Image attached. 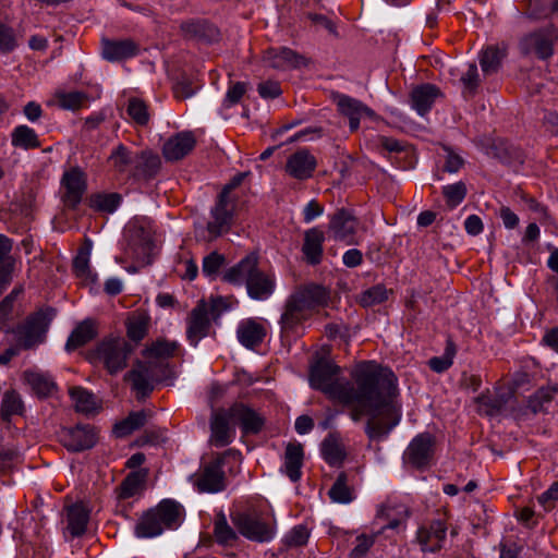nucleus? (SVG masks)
Listing matches in <instances>:
<instances>
[{
  "mask_svg": "<svg viewBox=\"0 0 558 558\" xmlns=\"http://www.w3.org/2000/svg\"><path fill=\"white\" fill-rule=\"evenodd\" d=\"M340 367L319 360L311 366V387L330 400L351 407L350 417L359 422L367 416L365 434L381 440L400 423L402 404L395 374L375 362H362L351 373L354 383L336 378Z\"/></svg>",
  "mask_w": 558,
  "mask_h": 558,
  "instance_id": "nucleus-1",
  "label": "nucleus"
},
{
  "mask_svg": "<svg viewBox=\"0 0 558 558\" xmlns=\"http://www.w3.org/2000/svg\"><path fill=\"white\" fill-rule=\"evenodd\" d=\"M329 300L328 291L316 284H310L292 293L286 304L280 317L281 336L290 337L299 332L310 312L327 305Z\"/></svg>",
  "mask_w": 558,
  "mask_h": 558,
  "instance_id": "nucleus-2",
  "label": "nucleus"
},
{
  "mask_svg": "<svg viewBox=\"0 0 558 558\" xmlns=\"http://www.w3.org/2000/svg\"><path fill=\"white\" fill-rule=\"evenodd\" d=\"M182 517L183 508L179 502L163 499L143 512L135 524L134 533L140 538L159 536L166 530L177 529L181 524Z\"/></svg>",
  "mask_w": 558,
  "mask_h": 558,
  "instance_id": "nucleus-3",
  "label": "nucleus"
},
{
  "mask_svg": "<svg viewBox=\"0 0 558 558\" xmlns=\"http://www.w3.org/2000/svg\"><path fill=\"white\" fill-rule=\"evenodd\" d=\"M154 233L151 222L147 219H136L131 222L126 229L125 255L140 266L149 265L155 248Z\"/></svg>",
  "mask_w": 558,
  "mask_h": 558,
  "instance_id": "nucleus-4",
  "label": "nucleus"
},
{
  "mask_svg": "<svg viewBox=\"0 0 558 558\" xmlns=\"http://www.w3.org/2000/svg\"><path fill=\"white\" fill-rule=\"evenodd\" d=\"M54 315L53 308L40 310L29 315L23 324L13 330L17 345L28 350L43 343Z\"/></svg>",
  "mask_w": 558,
  "mask_h": 558,
  "instance_id": "nucleus-5",
  "label": "nucleus"
},
{
  "mask_svg": "<svg viewBox=\"0 0 558 558\" xmlns=\"http://www.w3.org/2000/svg\"><path fill=\"white\" fill-rule=\"evenodd\" d=\"M133 347L122 337L104 339L95 349V360L104 365L109 374L116 375L128 366Z\"/></svg>",
  "mask_w": 558,
  "mask_h": 558,
  "instance_id": "nucleus-6",
  "label": "nucleus"
},
{
  "mask_svg": "<svg viewBox=\"0 0 558 558\" xmlns=\"http://www.w3.org/2000/svg\"><path fill=\"white\" fill-rule=\"evenodd\" d=\"M240 452L228 449L220 453L211 462L206 464L198 474L193 476V484L199 493H219L226 488L225 472L222 465L227 458L238 460Z\"/></svg>",
  "mask_w": 558,
  "mask_h": 558,
  "instance_id": "nucleus-7",
  "label": "nucleus"
},
{
  "mask_svg": "<svg viewBox=\"0 0 558 558\" xmlns=\"http://www.w3.org/2000/svg\"><path fill=\"white\" fill-rule=\"evenodd\" d=\"M230 518L238 533L248 541L266 543L275 536V526L257 512L235 511Z\"/></svg>",
  "mask_w": 558,
  "mask_h": 558,
  "instance_id": "nucleus-8",
  "label": "nucleus"
},
{
  "mask_svg": "<svg viewBox=\"0 0 558 558\" xmlns=\"http://www.w3.org/2000/svg\"><path fill=\"white\" fill-rule=\"evenodd\" d=\"M359 221L353 214L344 208L336 210L329 220L328 232L330 236L347 245L357 244L356 231Z\"/></svg>",
  "mask_w": 558,
  "mask_h": 558,
  "instance_id": "nucleus-9",
  "label": "nucleus"
},
{
  "mask_svg": "<svg viewBox=\"0 0 558 558\" xmlns=\"http://www.w3.org/2000/svg\"><path fill=\"white\" fill-rule=\"evenodd\" d=\"M476 402L481 414L494 416L508 411L514 414L518 400L510 389H499L478 396Z\"/></svg>",
  "mask_w": 558,
  "mask_h": 558,
  "instance_id": "nucleus-10",
  "label": "nucleus"
},
{
  "mask_svg": "<svg viewBox=\"0 0 558 558\" xmlns=\"http://www.w3.org/2000/svg\"><path fill=\"white\" fill-rule=\"evenodd\" d=\"M211 307L201 300L191 311L186 319V338L189 342L196 347L198 342L209 335Z\"/></svg>",
  "mask_w": 558,
  "mask_h": 558,
  "instance_id": "nucleus-11",
  "label": "nucleus"
},
{
  "mask_svg": "<svg viewBox=\"0 0 558 558\" xmlns=\"http://www.w3.org/2000/svg\"><path fill=\"white\" fill-rule=\"evenodd\" d=\"M234 207V199H223V196H218V201L210 211V220L207 223V231L211 239L218 238L230 230Z\"/></svg>",
  "mask_w": 558,
  "mask_h": 558,
  "instance_id": "nucleus-12",
  "label": "nucleus"
},
{
  "mask_svg": "<svg viewBox=\"0 0 558 558\" xmlns=\"http://www.w3.org/2000/svg\"><path fill=\"white\" fill-rule=\"evenodd\" d=\"M61 184L64 189V205L71 209L76 208L86 192L85 173L78 167L71 168L63 173Z\"/></svg>",
  "mask_w": 558,
  "mask_h": 558,
  "instance_id": "nucleus-13",
  "label": "nucleus"
},
{
  "mask_svg": "<svg viewBox=\"0 0 558 558\" xmlns=\"http://www.w3.org/2000/svg\"><path fill=\"white\" fill-rule=\"evenodd\" d=\"M435 439L429 433L418 434L412 439L404 452V459L413 466H426L434 452Z\"/></svg>",
  "mask_w": 558,
  "mask_h": 558,
  "instance_id": "nucleus-14",
  "label": "nucleus"
},
{
  "mask_svg": "<svg viewBox=\"0 0 558 558\" xmlns=\"http://www.w3.org/2000/svg\"><path fill=\"white\" fill-rule=\"evenodd\" d=\"M333 100L337 104L339 112L349 119V125L352 132L359 129L360 121L363 117H375V112L369 107L348 95L337 94Z\"/></svg>",
  "mask_w": 558,
  "mask_h": 558,
  "instance_id": "nucleus-15",
  "label": "nucleus"
},
{
  "mask_svg": "<svg viewBox=\"0 0 558 558\" xmlns=\"http://www.w3.org/2000/svg\"><path fill=\"white\" fill-rule=\"evenodd\" d=\"M229 416L240 425L243 434H258L265 425L264 416L243 403L233 404L229 409Z\"/></svg>",
  "mask_w": 558,
  "mask_h": 558,
  "instance_id": "nucleus-16",
  "label": "nucleus"
},
{
  "mask_svg": "<svg viewBox=\"0 0 558 558\" xmlns=\"http://www.w3.org/2000/svg\"><path fill=\"white\" fill-rule=\"evenodd\" d=\"M140 52V45L131 39H101V56L109 62H117L137 56Z\"/></svg>",
  "mask_w": 558,
  "mask_h": 558,
  "instance_id": "nucleus-17",
  "label": "nucleus"
},
{
  "mask_svg": "<svg viewBox=\"0 0 558 558\" xmlns=\"http://www.w3.org/2000/svg\"><path fill=\"white\" fill-rule=\"evenodd\" d=\"M317 167V160L307 149H300L289 156L286 162V172L296 180L310 179Z\"/></svg>",
  "mask_w": 558,
  "mask_h": 558,
  "instance_id": "nucleus-18",
  "label": "nucleus"
},
{
  "mask_svg": "<svg viewBox=\"0 0 558 558\" xmlns=\"http://www.w3.org/2000/svg\"><path fill=\"white\" fill-rule=\"evenodd\" d=\"M61 442L70 451H83L96 444V434L89 425H77L61 433Z\"/></svg>",
  "mask_w": 558,
  "mask_h": 558,
  "instance_id": "nucleus-19",
  "label": "nucleus"
},
{
  "mask_svg": "<svg viewBox=\"0 0 558 558\" xmlns=\"http://www.w3.org/2000/svg\"><path fill=\"white\" fill-rule=\"evenodd\" d=\"M196 144L192 132H180L168 138L162 146V155L167 161H178L192 151Z\"/></svg>",
  "mask_w": 558,
  "mask_h": 558,
  "instance_id": "nucleus-20",
  "label": "nucleus"
},
{
  "mask_svg": "<svg viewBox=\"0 0 558 558\" xmlns=\"http://www.w3.org/2000/svg\"><path fill=\"white\" fill-rule=\"evenodd\" d=\"M125 379L132 383V389L136 392L138 400H144L154 390V376L151 366L148 363L138 362L136 366L125 375Z\"/></svg>",
  "mask_w": 558,
  "mask_h": 558,
  "instance_id": "nucleus-21",
  "label": "nucleus"
},
{
  "mask_svg": "<svg viewBox=\"0 0 558 558\" xmlns=\"http://www.w3.org/2000/svg\"><path fill=\"white\" fill-rule=\"evenodd\" d=\"M447 526L445 521L437 519L428 526H422L417 531V541L424 551H437L442 547L446 538Z\"/></svg>",
  "mask_w": 558,
  "mask_h": 558,
  "instance_id": "nucleus-22",
  "label": "nucleus"
},
{
  "mask_svg": "<svg viewBox=\"0 0 558 558\" xmlns=\"http://www.w3.org/2000/svg\"><path fill=\"white\" fill-rule=\"evenodd\" d=\"M229 410L215 411L210 420V442L217 448L228 446L234 438V430L229 425Z\"/></svg>",
  "mask_w": 558,
  "mask_h": 558,
  "instance_id": "nucleus-23",
  "label": "nucleus"
},
{
  "mask_svg": "<svg viewBox=\"0 0 558 558\" xmlns=\"http://www.w3.org/2000/svg\"><path fill=\"white\" fill-rule=\"evenodd\" d=\"M264 60L274 69L289 70L305 65V58L294 50L280 47L266 50Z\"/></svg>",
  "mask_w": 558,
  "mask_h": 558,
  "instance_id": "nucleus-24",
  "label": "nucleus"
},
{
  "mask_svg": "<svg viewBox=\"0 0 558 558\" xmlns=\"http://www.w3.org/2000/svg\"><path fill=\"white\" fill-rule=\"evenodd\" d=\"M275 287L274 275L260 270L257 264L246 283L247 294L254 300H266L272 294Z\"/></svg>",
  "mask_w": 558,
  "mask_h": 558,
  "instance_id": "nucleus-25",
  "label": "nucleus"
},
{
  "mask_svg": "<svg viewBox=\"0 0 558 558\" xmlns=\"http://www.w3.org/2000/svg\"><path fill=\"white\" fill-rule=\"evenodd\" d=\"M236 337L242 345L247 349H254L264 341L266 328L256 319H244L238 326Z\"/></svg>",
  "mask_w": 558,
  "mask_h": 558,
  "instance_id": "nucleus-26",
  "label": "nucleus"
},
{
  "mask_svg": "<svg viewBox=\"0 0 558 558\" xmlns=\"http://www.w3.org/2000/svg\"><path fill=\"white\" fill-rule=\"evenodd\" d=\"M160 166L161 161L158 155L150 150H142L137 153L131 177L136 180H150L156 177Z\"/></svg>",
  "mask_w": 558,
  "mask_h": 558,
  "instance_id": "nucleus-27",
  "label": "nucleus"
},
{
  "mask_svg": "<svg viewBox=\"0 0 558 558\" xmlns=\"http://www.w3.org/2000/svg\"><path fill=\"white\" fill-rule=\"evenodd\" d=\"M303 459L304 451L302 445L299 442H289L286 447L281 471L294 483L301 478Z\"/></svg>",
  "mask_w": 558,
  "mask_h": 558,
  "instance_id": "nucleus-28",
  "label": "nucleus"
},
{
  "mask_svg": "<svg viewBox=\"0 0 558 558\" xmlns=\"http://www.w3.org/2000/svg\"><path fill=\"white\" fill-rule=\"evenodd\" d=\"M184 37L203 41H214L219 37L218 29L205 20H189L180 25Z\"/></svg>",
  "mask_w": 558,
  "mask_h": 558,
  "instance_id": "nucleus-29",
  "label": "nucleus"
},
{
  "mask_svg": "<svg viewBox=\"0 0 558 558\" xmlns=\"http://www.w3.org/2000/svg\"><path fill=\"white\" fill-rule=\"evenodd\" d=\"M520 46L524 53H535L541 59H547L553 54V41L544 32L525 36Z\"/></svg>",
  "mask_w": 558,
  "mask_h": 558,
  "instance_id": "nucleus-30",
  "label": "nucleus"
},
{
  "mask_svg": "<svg viewBox=\"0 0 558 558\" xmlns=\"http://www.w3.org/2000/svg\"><path fill=\"white\" fill-rule=\"evenodd\" d=\"M441 95L440 89L433 84H422L411 93L412 107L421 114L428 112L435 100Z\"/></svg>",
  "mask_w": 558,
  "mask_h": 558,
  "instance_id": "nucleus-31",
  "label": "nucleus"
},
{
  "mask_svg": "<svg viewBox=\"0 0 558 558\" xmlns=\"http://www.w3.org/2000/svg\"><path fill=\"white\" fill-rule=\"evenodd\" d=\"M258 259L251 254L242 258L238 264L229 268L222 276V279L231 284L241 286L247 283L251 274L254 271Z\"/></svg>",
  "mask_w": 558,
  "mask_h": 558,
  "instance_id": "nucleus-32",
  "label": "nucleus"
},
{
  "mask_svg": "<svg viewBox=\"0 0 558 558\" xmlns=\"http://www.w3.org/2000/svg\"><path fill=\"white\" fill-rule=\"evenodd\" d=\"M324 240V232L318 228H312L305 232L302 252L307 263L312 265H317L320 263L323 257Z\"/></svg>",
  "mask_w": 558,
  "mask_h": 558,
  "instance_id": "nucleus-33",
  "label": "nucleus"
},
{
  "mask_svg": "<svg viewBox=\"0 0 558 558\" xmlns=\"http://www.w3.org/2000/svg\"><path fill=\"white\" fill-rule=\"evenodd\" d=\"M23 379L38 397L49 396L57 387L52 377L40 371H25Z\"/></svg>",
  "mask_w": 558,
  "mask_h": 558,
  "instance_id": "nucleus-34",
  "label": "nucleus"
},
{
  "mask_svg": "<svg viewBox=\"0 0 558 558\" xmlns=\"http://www.w3.org/2000/svg\"><path fill=\"white\" fill-rule=\"evenodd\" d=\"M150 317L145 312H133L125 320L126 336L131 341L138 343L148 333Z\"/></svg>",
  "mask_w": 558,
  "mask_h": 558,
  "instance_id": "nucleus-35",
  "label": "nucleus"
},
{
  "mask_svg": "<svg viewBox=\"0 0 558 558\" xmlns=\"http://www.w3.org/2000/svg\"><path fill=\"white\" fill-rule=\"evenodd\" d=\"M137 153L132 151L123 144L118 145L112 149L108 161L111 167L119 173H129L132 175V168L136 161Z\"/></svg>",
  "mask_w": 558,
  "mask_h": 558,
  "instance_id": "nucleus-36",
  "label": "nucleus"
},
{
  "mask_svg": "<svg viewBox=\"0 0 558 558\" xmlns=\"http://www.w3.org/2000/svg\"><path fill=\"white\" fill-rule=\"evenodd\" d=\"M97 332L94 323L86 319L78 324L71 332L65 343V350L71 352L80 347L85 345L96 337Z\"/></svg>",
  "mask_w": 558,
  "mask_h": 558,
  "instance_id": "nucleus-37",
  "label": "nucleus"
},
{
  "mask_svg": "<svg viewBox=\"0 0 558 558\" xmlns=\"http://www.w3.org/2000/svg\"><path fill=\"white\" fill-rule=\"evenodd\" d=\"M147 472L143 470L129 473L118 488L120 499H129L140 494L145 486Z\"/></svg>",
  "mask_w": 558,
  "mask_h": 558,
  "instance_id": "nucleus-38",
  "label": "nucleus"
},
{
  "mask_svg": "<svg viewBox=\"0 0 558 558\" xmlns=\"http://www.w3.org/2000/svg\"><path fill=\"white\" fill-rule=\"evenodd\" d=\"M322 454L325 461L335 466L340 465L345 457L343 445L336 434H329L322 442Z\"/></svg>",
  "mask_w": 558,
  "mask_h": 558,
  "instance_id": "nucleus-39",
  "label": "nucleus"
},
{
  "mask_svg": "<svg viewBox=\"0 0 558 558\" xmlns=\"http://www.w3.org/2000/svg\"><path fill=\"white\" fill-rule=\"evenodd\" d=\"M214 537L221 546H233L239 539L236 531L228 523L227 517L222 511L216 514Z\"/></svg>",
  "mask_w": 558,
  "mask_h": 558,
  "instance_id": "nucleus-40",
  "label": "nucleus"
},
{
  "mask_svg": "<svg viewBox=\"0 0 558 558\" xmlns=\"http://www.w3.org/2000/svg\"><path fill=\"white\" fill-rule=\"evenodd\" d=\"M90 246L81 247L73 260V269L75 275L89 284H96L98 281L97 274L93 272L89 267Z\"/></svg>",
  "mask_w": 558,
  "mask_h": 558,
  "instance_id": "nucleus-41",
  "label": "nucleus"
},
{
  "mask_svg": "<svg viewBox=\"0 0 558 558\" xmlns=\"http://www.w3.org/2000/svg\"><path fill=\"white\" fill-rule=\"evenodd\" d=\"M89 520L88 511L82 505H74L68 510V530L73 537L83 535Z\"/></svg>",
  "mask_w": 558,
  "mask_h": 558,
  "instance_id": "nucleus-42",
  "label": "nucleus"
},
{
  "mask_svg": "<svg viewBox=\"0 0 558 558\" xmlns=\"http://www.w3.org/2000/svg\"><path fill=\"white\" fill-rule=\"evenodd\" d=\"M12 241L0 234V282L10 283L14 268V259L10 256L12 251Z\"/></svg>",
  "mask_w": 558,
  "mask_h": 558,
  "instance_id": "nucleus-43",
  "label": "nucleus"
},
{
  "mask_svg": "<svg viewBox=\"0 0 558 558\" xmlns=\"http://www.w3.org/2000/svg\"><path fill=\"white\" fill-rule=\"evenodd\" d=\"M122 197L118 193H96L93 194L88 204L96 211L112 214L121 204Z\"/></svg>",
  "mask_w": 558,
  "mask_h": 558,
  "instance_id": "nucleus-44",
  "label": "nucleus"
},
{
  "mask_svg": "<svg viewBox=\"0 0 558 558\" xmlns=\"http://www.w3.org/2000/svg\"><path fill=\"white\" fill-rule=\"evenodd\" d=\"M178 348L177 341L160 338L143 350V356L147 359H169L175 354Z\"/></svg>",
  "mask_w": 558,
  "mask_h": 558,
  "instance_id": "nucleus-45",
  "label": "nucleus"
},
{
  "mask_svg": "<svg viewBox=\"0 0 558 558\" xmlns=\"http://www.w3.org/2000/svg\"><path fill=\"white\" fill-rule=\"evenodd\" d=\"M70 396L77 412L90 414L98 409L95 396L82 387L71 388Z\"/></svg>",
  "mask_w": 558,
  "mask_h": 558,
  "instance_id": "nucleus-46",
  "label": "nucleus"
},
{
  "mask_svg": "<svg viewBox=\"0 0 558 558\" xmlns=\"http://www.w3.org/2000/svg\"><path fill=\"white\" fill-rule=\"evenodd\" d=\"M12 145L24 149L38 148L40 142L36 132L27 125H17L11 136Z\"/></svg>",
  "mask_w": 558,
  "mask_h": 558,
  "instance_id": "nucleus-47",
  "label": "nucleus"
},
{
  "mask_svg": "<svg viewBox=\"0 0 558 558\" xmlns=\"http://www.w3.org/2000/svg\"><path fill=\"white\" fill-rule=\"evenodd\" d=\"M505 57V50L496 46H489L483 50L480 64L485 75H490L498 71L501 60Z\"/></svg>",
  "mask_w": 558,
  "mask_h": 558,
  "instance_id": "nucleus-48",
  "label": "nucleus"
},
{
  "mask_svg": "<svg viewBox=\"0 0 558 558\" xmlns=\"http://www.w3.org/2000/svg\"><path fill=\"white\" fill-rule=\"evenodd\" d=\"M328 495L333 502L349 504L353 500V490L348 485V476L345 473L341 472L338 475Z\"/></svg>",
  "mask_w": 558,
  "mask_h": 558,
  "instance_id": "nucleus-49",
  "label": "nucleus"
},
{
  "mask_svg": "<svg viewBox=\"0 0 558 558\" xmlns=\"http://www.w3.org/2000/svg\"><path fill=\"white\" fill-rule=\"evenodd\" d=\"M126 112L132 121L140 126H145L149 122L148 106L141 98L131 97L128 101Z\"/></svg>",
  "mask_w": 558,
  "mask_h": 558,
  "instance_id": "nucleus-50",
  "label": "nucleus"
},
{
  "mask_svg": "<svg viewBox=\"0 0 558 558\" xmlns=\"http://www.w3.org/2000/svg\"><path fill=\"white\" fill-rule=\"evenodd\" d=\"M388 299V290L381 286H374L361 293L359 303L363 307H371L385 302Z\"/></svg>",
  "mask_w": 558,
  "mask_h": 558,
  "instance_id": "nucleus-51",
  "label": "nucleus"
},
{
  "mask_svg": "<svg viewBox=\"0 0 558 558\" xmlns=\"http://www.w3.org/2000/svg\"><path fill=\"white\" fill-rule=\"evenodd\" d=\"M442 194L446 199V204L450 208L457 207L463 202L466 196V186L462 181L453 184H448L442 187Z\"/></svg>",
  "mask_w": 558,
  "mask_h": 558,
  "instance_id": "nucleus-52",
  "label": "nucleus"
},
{
  "mask_svg": "<svg viewBox=\"0 0 558 558\" xmlns=\"http://www.w3.org/2000/svg\"><path fill=\"white\" fill-rule=\"evenodd\" d=\"M373 146L381 154L385 151L389 154H399L404 151L407 148L404 142L385 135H377L373 141Z\"/></svg>",
  "mask_w": 558,
  "mask_h": 558,
  "instance_id": "nucleus-53",
  "label": "nucleus"
},
{
  "mask_svg": "<svg viewBox=\"0 0 558 558\" xmlns=\"http://www.w3.org/2000/svg\"><path fill=\"white\" fill-rule=\"evenodd\" d=\"M19 46V39L13 27L0 22V53L8 54Z\"/></svg>",
  "mask_w": 558,
  "mask_h": 558,
  "instance_id": "nucleus-54",
  "label": "nucleus"
},
{
  "mask_svg": "<svg viewBox=\"0 0 558 558\" xmlns=\"http://www.w3.org/2000/svg\"><path fill=\"white\" fill-rule=\"evenodd\" d=\"M57 99L62 109L76 110L87 100V95L82 92L61 93Z\"/></svg>",
  "mask_w": 558,
  "mask_h": 558,
  "instance_id": "nucleus-55",
  "label": "nucleus"
},
{
  "mask_svg": "<svg viewBox=\"0 0 558 558\" xmlns=\"http://www.w3.org/2000/svg\"><path fill=\"white\" fill-rule=\"evenodd\" d=\"M21 292L20 289H13L1 302H0V329L5 330L9 320L12 318L13 305L16 296Z\"/></svg>",
  "mask_w": 558,
  "mask_h": 558,
  "instance_id": "nucleus-56",
  "label": "nucleus"
},
{
  "mask_svg": "<svg viewBox=\"0 0 558 558\" xmlns=\"http://www.w3.org/2000/svg\"><path fill=\"white\" fill-rule=\"evenodd\" d=\"M22 408V400L15 391H7L4 393L1 403V413L4 418L21 413Z\"/></svg>",
  "mask_w": 558,
  "mask_h": 558,
  "instance_id": "nucleus-57",
  "label": "nucleus"
},
{
  "mask_svg": "<svg viewBox=\"0 0 558 558\" xmlns=\"http://www.w3.org/2000/svg\"><path fill=\"white\" fill-rule=\"evenodd\" d=\"M198 86H193V82L190 77L183 75L173 85V95L179 100H184L192 97Z\"/></svg>",
  "mask_w": 558,
  "mask_h": 558,
  "instance_id": "nucleus-58",
  "label": "nucleus"
},
{
  "mask_svg": "<svg viewBox=\"0 0 558 558\" xmlns=\"http://www.w3.org/2000/svg\"><path fill=\"white\" fill-rule=\"evenodd\" d=\"M553 399L551 390L548 388H541L536 391V393L529 400L527 409L532 411V413H537L546 410V404L549 403Z\"/></svg>",
  "mask_w": 558,
  "mask_h": 558,
  "instance_id": "nucleus-59",
  "label": "nucleus"
},
{
  "mask_svg": "<svg viewBox=\"0 0 558 558\" xmlns=\"http://www.w3.org/2000/svg\"><path fill=\"white\" fill-rule=\"evenodd\" d=\"M225 264V256L217 253L211 252L203 259L202 271L207 277H214L218 274L219 269Z\"/></svg>",
  "mask_w": 558,
  "mask_h": 558,
  "instance_id": "nucleus-60",
  "label": "nucleus"
},
{
  "mask_svg": "<svg viewBox=\"0 0 558 558\" xmlns=\"http://www.w3.org/2000/svg\"><path fill=\"white\" fill-rule=\"evenodd\" d=\"M310 532L304 525L294 526L286 536L284 543L290 547L303 546L307 543Z\"/></svg>",
  "mask_w": 558,
  "mask_h": 558,
  "instance_id": "nucleus-61",
  "label": "nucleus"
},
{
  "mask_svg": "<svg viewBox=\"0 0 558 558\" xmlns=\"http://www.w3.org/2000/svg\"><path fill=\"white\" fill-rule=\"evenodd\" d=\"M461 82L464 88L470 93L474 94L480 85V74L475 63H470L465 73L461 76Z\"/></svg>",
  "mask_w": 558,
  "mask_h": 558,
  "instance_id": "nucleus-62",
  "label": "nucleus"
},
{
  "mask_svg": "<svg viewBox=\"0 0 558 558\" xmlns=\"http://www.w3.org/2000/svg\"><path fill=\"white\" fill-rule=\"evenodd\" d=\"M246 92L245 83L238 82L231 85L226 94L225 105L231 107L238 104Z\"/></svg>",
  "mask_w": 558,
  "mask_h": 558,
  "instance_id": "nucleus-63",
  "label": "nucleus"
},
{
  "mask_svg": "<svg viewBox=\"0 0 558 558\" xmlns=\"http://www.w3.org/2000/svg\"><path fill=\"white\" fill-rule=\"evenodd\" d=\"M374 544V537L361 535L355 539V546L351 550L352 558H362Z\"/></svg>",
  "mask_w": 558,
  "mask_h": 558,
  "instance_id": "nucleus-64",
  "label": "nucleus"
}]
</instances>
